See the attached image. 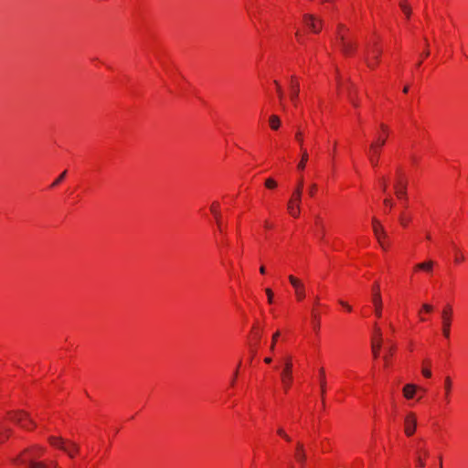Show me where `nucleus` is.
Returning a JSON list of instances; mask_svg holds the SVG:
<instances>
[{
	"mask_svg": "<svg viewBox=\"0 0 468 468\" xmlns=\"http://www.w3.org/2000/svg\"><path fill=\"white\" fill-rule=\"evenodd\" d=\"M433 261H428L426 262H422V263H419L415 266V268L417 270H421V271H432V267H433Z\"/></svg>",
	"mask_w": 468,
	"mask_h": 468,
	"instance_id": "21",
	"label": "nucleus"
},
{
	"mask_svg": "<svg viewBox=\"0 0 468 468\" xmlns=\"http://www.w3.org/2000/svg\"><path fill=\"white\" fill-rule=\"evenodd\" d=\"M387 232L386 230H384V234L380 235L379 238H376L381 248H385V239H387Z\"/></svg>",
	"mask_w": 468,
	"mask_h": 468,
	"instance_id": "28",
	"label": "nucleus"
},
{
	"mask_svg": "<svg viewBox=\"0 0 468 468\" xmlns=\"http://www.w3.org/2000/svg\"><path fill=\"white\" fill-rule=\"evenodd\" d=\"M409 218H406L405 216L403 214L400 215L399 217V221L401 223L402 226L406 227L408 222H409Z\"/></svg>",
	"mask_w": 468,
	"mask_h": 468,
	"instance_id": "38",
	"label": "nucleus"
},
{
	"mask_svg": "<svg viewBox=\"0 0 468 468\" xmlns=\"http://www.w3.org/2000/svg\"><path fill=\"white\" fill-rule=\"evenodd\" d=\"M383 345L382 331L376 324L374 325V335L371 338V350L373 356L377 358L379 356V351Z\"/></svg>",
	"mask_w": 468,
	"mask_h": 468,
	"instance_id": "6",
	"label": "nucleus"
},
{
	"mask_svg": "<svg viewBox=\"0 0 468 468\" xmlns=\"http://www.w3.org/2000/svg\"><path fill=\"white\" fill-rule=\"evenodd\" d=\"M303 179H300L298 185L292 194V198L289 200L287 205L288 212L293 218H298L300 215V204L302 201V190H303Z\"/></svg>",
	"mask_w": 468,
	"mask_h": 468,
	"instance_id": "2",
	"label": "nucleus"
},
{
	"mask_svg": "<svg viewBox=\"0 0 468 468\" xmlns=\"http://www.w3.org/2000/svg\"><path fill=\"white\" fill-rule=\"evenodd\" d=\"M292 286L294 288L295 296L298 301H303L305 298V286L302 282L301 280L294 277L293 275H289L288 277Z\"/></svg>",
	"mask_w": 468,
	"mask_h": 468,
	"instance_id": "9",
	"label": "nucleus"
},
{
	"mask_svg": "<svg viewBox=\"0 0 468 468\" xmlns=\"http://www.w3.org/2000/svg\"><path fill=\"white\" fill-rule=\"evenodd\" d=\"M408 90H409V88H408V87H405V88L403 89V92H405V93H407V92H408Z\"/></svg>",
	"mask_w": 468,
	"mask_h": 468,
	"instance_id": "52",
	"label": "nucleus"
},
{
	"mask_svg": "<svg viewBox=\"0 0 468 468\" xmlns=\"http://www.w3.org/2000/svg\"><path fill=\"white\" fill-rule=\"evenodd\" d=\"M426 238H427V239H431V235L427 234Z\"/></svg>",
	"mask_w": 468,
	"mask_h": 468,
	"instance_id": "55",
	"label": "nucleus"
},
{
	"mask_svg": "<svg viewBox=\"0 0 468 468\" xmlns=\"http://www.w3.org/2000/svg\"><path fill=\"white\" fill-rule=\"evenodd\" d=\"M341 28H344V26H343V25H340V26H339V29H341Z\"/></svg>",
	"mask_w": 468,
	"mask_h": 468,
	"instance_id": "58",
	"label": "nucleus"
},
{
	"mask_svg": "<svg viewBox=\"0 0 468 468\" xmlns=\"http://www.w3.org/2000/svg\"><path fill=\"white\" fill-rule=\"evenodd\" d=\"M294 457L296 461L301 464L302 468H303L307 459V455L304 445L300 441L296 443Z\"/></svg>",
	"mask_w": 468,
	"mask_h": 468,
	"instance_id": "14",
	"label": "nucleus"
},
{
	"mask_svg": "<svg viewBox=\"0 0 468 468\" xmlns=\"http://www.w3.org/2000/svg\"><path fill=\"white\" fill-rule=\"evenodd\" d=\"M452 313L453 311L450 304H447L441 312L442 335L446 338H449L450 336Z\"/></svg>",
	"mask_w": 468,
	"mask_h": 468,
	"instance_id": "5",
	"label": "nucleus"
},
{
	"mask_svg": "<svg viewBox=\"0 0 468 468\" xmlns=\"http://www.w3.org/2000/svg\"><path fill=\"white\" fill-rule=\"evenodd\" d=\"M388 344H389V346L386 347L387 355L384 356V357H383L386 366H388V356L393 355V352L395 349V346L390 341H388Z\"/></svg>",
	"mask_w": 468,
	"mask_h": 468,
	"instance_id": "23",
	"label": "nucleus"
},
{
	"mask_svg": "<svg viewBox=\"0 0 468 468\" xmlns=\"http://www.w3.org/2000/svg\"><path fill=\"white\" fill-rule=\"evenodd\" d=\"M292 468H293V467H292Z\"/></svg>",
	"mask_w": 468,
	"mask_h": 468,
	"instance_id": "60",
	"label": "nucleus"
},
{
	"mask_svg": "<svg viewBox=\"0 0 468 468\" xmlns=\"http://www.w3.org/2000/svg\"><path fill=\"white\" fill-rule=\"evenodd\" d=\"M386 139H379L378 143H373L369 150V161L373 166H377L381 147L385 144Z\"/></svg>",
	"mask_w": 468,
	"mask_h": 468,
	"instance_id": "8",
	"label": "nucleus"
},
{
	"mask_svg": "<svg viewBox=\"0 0 468 468\" xmlns=\"http://www.w3.org/2000/svg\"><path fill=\"white\" fill-rule=\"evenodd\" d=\"M366 62L367 64V66L369 68H374L375 67V63H373L372 61H370L368 58H366Z\"/></svg>",
	"mask_w": 468,
	"mask_h": 468,
	"instance_id": "47",
	"label": "nucleus"
},
{
	"mask_svg": "<svg viewBox=\"0 0 468 468\" xmlns=\"http://www.w3.org/2000/svg\"><path fill=\"white\" fill-rule=\"evenodd\" d=\"M237 374H238V372L236 371V372H235V376H232V378H236V376H237Z\"/></svg>",
	"mask_w": 468,
	"mask_h": 468,
	"instance_id": "57",
	"label": "nucleus"
},
{
	"mask_svg": "<svg viewBox=\"0 0 468 468\" xmlns=\"http://www.w3.org/2000/svg\"><path fill=\"white\" fill-rule=\"evenodd\" d=\"M44 449L38 445L27 448L19 456L13 460L14 463L27 464L28 468H59L55 461L49 463L37 461L43 454Z\"/></svg>",
	"mask_w": 468,
	"mask_h": 468,
	"instance_id": "1",
	"label": "nucleus"
},
{
	"mask_svg": "<svg viewBox=\"0 0 468 468\" xmlns=\"http://www.w3.org/2000/svg\"><path fill=\"white\" fill-rule=\"evenodd\" d=\"M269 123L272 130H278L281 125V120L279 116L272 114L269 118Z\"/></svg>",
	"mask_w": 468,
	"mask_h": 468,
	"instance_id": "20",
	"label": "nucleus"
},
{
	"mask_svg": "<svg viewBox=\"0 0 468 468\" xmlns=\"http://www.w3.org/2000/svg\"><path fill=\"white\" fill-rule=\"evenodd\" d=\"M295 138L297 140V142L299 143V144L301 145V147L303 146V133L301 130H298L296 134H295Z\"/></svg>",
	"mask_w": 468,
	"mask_h": 468,
	"instance_id": "32",
	"label": "nucleus"
},
{
	"mask_svg": "<svg viewBox=\"0 0 468 468\" xmlns=\"http://www.w3.org/2000/svg\"><path fill=\"white\" fill-rule=\"evenodd\" d=\"M316 189H317L316 184H312L310 186L309 190H308V193H309L310 197H314V196Z\"/></svg>",
	"mask_w": 468,
	"mask_h": 468,
	"instance_id": "36",
	"label": "nucleus"
},
{
	"mask_svg": "<svg viewBox=\"0 0 468 468\" xmlns=\"http://www.w3.org/2000/svg\"><path fill=\"white\" fill-rule=\"evenodd\" d=\"M395 193L399 198H405L407 196V183L401 179H398L395 186Z\"/></svg>",
	"mask_w": 468,
	"mask_h": 468,
	"instance_id": "16",
	"label": "nucleus"
},
{
	"mask_svg": "<svg viewBox=\"0 0 468 468\" xmlns=\"http://www.w3.org/2000/svg\"><path fill=\"white\" fill-rule=\"evenodd\" d=\"M339 303L344 306L345 308H346L347 311H351L352 308L349 304H347L346 303H345L344 301H339Z\"/></svg>",
	"mask_w": 468,
	"mask_h": 468,
	"instance_id": "44",
	"label": "nucleus"
},
{
	"mask_svg": "<svg viewBox=\"0 0 468 468\" xmlns=\"http://www.w3.org/2000/svg\"><path fill=\"white\" fill-rule=\"evenodd\" d=\"M381 188H382V191L385 192L387 190V181L385 178H383L381 180Z\"/></svg>",
	"mask_w": 468,
	"mask_h": 468,
	"instance_id": "45",
	"label": "nucleus"
},
{
	"mask_svg": "<svg viewBox=\"0 0 468 468\" xmlns=\"http://www.w3.org/2000/svg\"><path fill=\"white\" fill-rule=\"evenodd\" d=\"M11 433V430L0 424V443L4 442Z\"/></svg>",
	"mask_w": 468,
	"mask_h": 468,
	"instance_id": "22",
	"label": "nucleus"
},
{
	"mask_svg": "<svg viewBox=\"0 0 468 468\" xmlns=\"http://www.w3.org/2000/svg\"><path fill=\"white\" fill-rule=\"evenodd\" d=\"M463 257H460V258H459V257H456L455 261H456V262H459V261H463Z\"/></svg>",
	"mask_w": 468,
	"mask_h": 468,
	"instance_id": "50",
	"label": "nucleus"
},
{
	"mask_svg": "<svg viewBox=\"0 0 468 468\" xmlns=\"http://www.w3.org/2000/svg\"><path fill=\"white\" fill-rule=\"evenodd\" d=\"M338 38H339V41H340L341 51L345 55H349V54H351L355 50L356 43L347 41L346 39L345 36L340 34V33L338 34Z\"/></svg>",
	"mask_w": 468,
	"mask_h": 468,
	"instance_id": "13",
	"label": "nucleus"
},
{
	"mask_svg": "<svg viewBox=\"0 0 468 468\" xmlns=\"http://www.w3.org/2000/svg\"><path fill=\"white\" fill-rule=\"evenodd\" d=\"M372 227L376 238H379L380 235L384 234L385 229L377 218H372Z\"/></svg>",
	"mask_w": 468,
	"mask_h": 468,
	"instance_id": "18",
	"label": "nucleus"
},
{
	"mask_svg": "<svg viewBox=\"0 0 468 468\" xmlns=\"http://www.w3.org/2000/svg\"><path fill=\"white\" fill-rule=\"evenodd\" d=\"M417 387L413 384H407L403 388V395L406 399H412L415 392H416Z\"/></svg>",
	"mask_w": 468,
	"mask_h": 468,
	"instance_id": "19",
	"label": "nucleus"
},
{
	"mask_svg": "<svg viewBox=\"0 0 468 468\" xmlns=\"http://www.w3.org/2000/svg\"><path fill=\"white\" fill-rule=\"evenodd\" d=\"M264 361H265V363L270 364L271 362V357H266L264 359Z\"/></svg>",
	"mask_w": 468,
	"mask_h": 468,
	"instance_id": "49",
	"label": "nucleus"
},
{
	"mask_svg": "<svg viewBox=\"0 0 468 468\" xmlns=\"http://www.w3.org/2000/svg\"><path fill=\"white\" fill-rule=\"evenodd\" d=\"M303 19L305 24L311 28V30L314 33L320 32L323 24V21L321 19H317L313 15H304Z\"/></svg>",
	"mask_w": 468,
	"mask_h": 468,
	"instance_id": "12",
	"label": "nucleus"
},
{
	"mask_svg": "<svg viewBox=\"0 0 468 468\" xmlns=\"http://www.w3.org/2000/svg\"><path fill=\"white\" fill-rule=\"evenodd\" d=\"M444 388H445V397L447 398L451 388H452V380L450 377H446L444 380Z\"/></svg>",
	"mask_w": 468,
	"mask_h": 468,
	"instance_id": "26",
	"label": "nucleus"
},
{
	"mask_svg": "<svg viewBox=\"0 0 468 468\" xmlns=\"http://www.w3.org/2000/svg\"><path fill=\"white\" fill-rule=\"evenodd\" d=\"M66 174H67V171H64L54 182L53 184L51 185V186H58V184H60L62 182V180L65 178L66 176Z\"/></svg>",
	"mask_w": 468,
	"mask_h": 468,
	"instance_id": "30",
	"label": "nucleus"
},
{
	"mask_svg": "<svg viewBox=\"0 0 468 468\" xmlns=\"http://www.w3.org/2000/svg\"><path fill=\"white\" fill-rule=\"evenodd\" d=\"M416 463H417V465L420 468L424 467L425 466V463L423 462L422 459H420V455H417L416 457Z\"/></svg>",
	"mask_w": 468,
	"mask_h": 468,
	"instance_id": "39",
	"label": "nucleus"
},
{
	"mask_svg": "<svg viewBox=\"0 0 468 468\" xmlns=\"http://www.w3.org/2000/svg\"><path fill=\"white\" fill-rule=\"evenodd\" d=\"M279 335H280V332H279V331H277L276 333H274V334H273V335H272V341H271V351H273V350H274L275 343H276V341H277V339H278Z\"/></svg>",
	"mask_w": 468,
	"mask_h": 468,
	"instance_id": "33",
	"label": "nucleus"
},
{
	"mask_svg": "<svg viewBox=\"0 0 468 468\" xmlns=\"http://www.w3.org/2000/svg\"><path fill=\"white\" fill-rule=\"evenodd\" d=\"M307 160H308V154H307L306 150H303L302 159L297 165L299 170L304 169Z\"/></svg>",
	"mask_w": 468,
	"mask_h": 468,
	"instance_id": "24",
	"label": "nucleus"
},
{
	"mask_svg": "<svg viewBox=\"0 0 468 468\" xmlns=\"http://www.w3.org/2000/svg\"><path fill=\"white\" fill-rule=\"evenodd\" d=\"M278 433H279V435L283 437L286 441H289L291 440L290 437L284 432V431L282 429H279Z\"/></svg>",
	"mask_w": 468,
	"mask_h": 468,
	"instance_id": "40",
	"label": "nucleus"
},
{
	"mask_svg": "<svg viewBox=\"0 0 468 468\" xmlns=\"http://www.w3.org/2000/svg\"><path fill=\"white\" fill-rule=\"evenodd\" d=\"M417 429V418L414 413L410 412L404 420V431L409 437L412 436Z\"/></svg>",
	"mask_w": 468,
	"mask_h": 468,
	"instance_id": "10",
	"label": "nucleus"
},
{
	"mask_svg": "<svg viewBox=\"0 0 468 468\" xmlns=\"http://www.w3.org/2000/svg\"><path fill=\"white\" fill-rule=\"evenodd\" d=\"M429 54H430V52H429V51L424 52L425 57H428V56H429Z\"/></svg>",
	"mask_w": 468,
	"mask_h": 468,
	"instance_id": "53",
	"label": "nucleus"
},
{
	"mask_svg": "<svg viewBox=\"0 0 468 468\" xmlns=\"http://www.w3.org/2000/svg\"><path fill=\"white\" fill-rule=\"evenodd\" d=\"M48 441L52 446L62 450L71 458H73L74 454L79 451V446L76 443L69 441V445H67L66 441L59 437L51 436L48 438Z\"/></svg>",
	"mask_w": 468,
	"mask_h": 468,
	"instance_id": "4",
	"label": "nucleus"
},
{
	"mask_svg": "<svg viewBox=\"0 0 468 468\" xmlns=\"http://www.w3.org/2000/svg\"><path fill=\"white\" fill-rule=\"evenodd\" d=\"M320 376H321V393L322 396H324L325 392V381H324V368H321L319 370Z\"/></svg>",
	"mask_w": 468,
	"mask_h": 468,
	"instance_id": "27",
	"label": "nucleus"
},
{
	"mask_svg": "<svg viewBox=\"0 0 468 468\" xmlns=\"http://www.w3.org/2000/svg\"><path fill=\"white\" fill-rule=\"evenodd\" d=\"M265 227L266 228H271L270 224H268L267 222L265 223Z\"/></svg>",
	"mask_w": 468,
	"mask_h": 468,
	"instance_id": "54",
	"label": "nucleus"
},
{
	"mask_svg": "<svg viewBox=\"0 0 468 468\" xmlns=\"http://www.w3.org/2000/svg\"><path fill=\"white\" fill-rule=\"evenodd\" d=\"M265 292H266L267 297H268V302H269L270 303H272V300H273V292H272V291H271L270 288H267V289L265 290Z\"/></svg>",
	"mask_w": 468,
	"mask_h": 468,
	"instance_id": "35",
	"label": "nucleus"
},
{
	"mask_svg": "<svg viewBox=\"0 0 468 468\" xmlns=\"http://www.w3.org/2000/svg\"><path fill=\"white\" fill-rule=\"evenodd\" d=\"M388 246V243L385 242V248H382L383 250H386Z\"/></svg>",
	"mask_w": 468,
	"mask_h": 468,
	"instance_id": "56",
	"label": "nucleus"
},
{
	"mask_svg": "<svg viewBox=\"0 0 468 468\" xmlns=\"http://www.w3.org/2000/svg\"><path fill=\"white\" fill-rule=\"evenodd\" d=\"M381 129L385 132L388 130V128L385 124H381Z\"/></svg>",
	"mask_w": 468,
	"mask_h": 468,
	"instance_id": "51",
	"label": "nucleus"
},
{
	"mask_svg": "<svg viewBox=\"0 0 468 468\" xmlns=\"http://www.w3.org/2000/svg\"><path fill=\"white\" fill-rule=\"evenodd\" d=\"M265 186H266L268 188H274V187H276L277 183H276L272 178H268V179H266V181H265Z\"/></svg>",
	"mask_w": 468,
	"mask_h": 468,
	"instance_id": "31",
	"label": "nucleus"
},
{
	"mask_svg": "<svg viewBox=\"0 0 468 468\" xmlns=\"http://www.w3.org/2000/svg\"><path fill=\"white\" fill-rule=\"evenodd\" d=\"M349 99H350V101L351 103L355 106V107H357L358 106V102L356 101V99H355L351 93L349 94Z\"/></svg>",
	"mask_w": 468,
	"mask_h": 468,
	"instance_id": "43",
	"label": "nucleus"
},
{
	"mask_svg": "<svg viewBox=\"0 0 468 468\" xmlns=\"http://www.w3.org/2000/svg\"><path fill=\"white\" fill-rule=\"evenodd\" d=\"M384 204L388 207H393V201L391 198H385L384 199Z\"/></svg>",
	"mask_w": 468,
	"mask_h": 468,
	"instance_id": "41",
	"label": "nucleus"
},
{
	"mask_svg": "<svg viewBox=\"0 0 468 468\" xmlns=\"http://www.w3.org/2000/svg\"><path fill=\"white\" fill-rule=\"evenodd\" d=\"M260 272H261V274H264V273H265V268H264L263 266H261V267L260 268Z\"/></svg>",
	"mask_w": 468,
	"mask_h": 468,
	"instance_id": "48",
	"label": "nucleus"
},
{
	"mask_svg": "<svg viewBox=\"0 0 468 468\" xmlns=\"http://www.w3.org/2000/svg\"><path fill=\"white\" fill-rule=\"evenodd\" d=\"M422 374H423V376H424V377H426V378H431V370H430V369H428V368H423V369H422Z\"/></svg>",
	"mask_w": 468,
	"mask_h": 468,
	"instance_id": "42",
	"label": "nucleus"
},
{
	"mask_svg": "<svg viewBox=\"0 0 468 468\" xmlns=\"http://www.w3.org/2000/svg\"><path fill=\"white\" fill-rule=\"evenodd\" d=\"M368 52L371 53L372 59H374V60H376V62H378L379 55L381 54V50L376 45H374L373 48L370 50H368Z\"/></svg>",
	"mask_w": 468,
	"mask_h": 468,
	"instance_id": "25",
	"label": "nucleus"
},
{
	"mask_svg": "<svg viewBox=\"0 0 468 468\" xmlns=\"http://www.w3.org/2000/svg\"><path fill=\"white\" fill-rule=\"evenodd\" d=\"M281 378L285 389H287L292 380V363L290 357L285 360L284 367L281 374Z\"/></svg>",
	"mask_w": 468,
	"mask_h": 468,
	"instance_id": "7",
	"label": "nucleus"
},
{
	"mask_svg": "<svg viewBox=\"0 0 468 468\" xmlns=\"http://www.w3.org/2000/svg\"><path fill=\"white\" fill-rule=\"evenodd\" d=\"M373 303L375 305V314L378 317L381 316V309H382V299L379 292V285L378 283H375L373 286Z\"/></svg>",
	"mask_w": 468,
	"mask_h": 468,
	"instance_id": "11",
	"label": "nucleus"
},
{
	"mask_svg": "<svg viewBox=\"0 0 468 468\" xmlns=\"http://www.w3.org/2000/svg\"><path fill=\"white\" fill-rule=\"evenodd\" d=\"M300 92V85L297 80L292 76L290 83V98L294 106L297 105V99Z\"/></svg>",
	"mask_w": 468,
	"mask_h": 468,
	"instance_id": "15",
	"label": "nucleus"
},
{
	"mask_svg": "<svg viewBox=\"0 0 468 468\" xmlns=\"http://www.w3.org/2000/svg\"><path fill=\"white\" fill-rule=\"evenodd\" d=\"M441 466V463L440 464Z\"/></svg>",
	"mask_w": 468,
	"mask_h": 468,
	"instance_id": "59",
	"label": "nucleus"
},
{
	"mask_svg": "<svg viewBox=\"0 0 468 468\" xmlns=\"http://www.w3.org/2000/svg\"><path fill=\"white\" fill-rule=\"evenodd\" d=\"M399 6L401 8V10L403 9V6H410L407 3V0H401L400 3H399Z\"/></svg>",
	"mask_w": 468,
	"mask_h": 468,
	"instance_id": "46",
	"label": "nucleus"
},
{
	"mask_svg": "<svg viewBox=\"0 0 468 468\" xmlns=\"http://www.w3.org/2000/svg\"><path fill=\"white\" fill-rule=\"evenodd\" d=\"M211 212L213 213L216 220H217V224H218V228L219 229L220 232H223L224 231V228H223V225H222V222L220 221V213L218 211V203L217 202H214L212 205H211Z\"/></svg>",
	"mask_w": 468,
	"mask_h": 468,
	"instance_id": "17",
	"label": "nucleus"
},
{
	"mask_svg": "<svg viewBox=\"0 0 468 468\" xmlns=\"http://www.w3.org/2000/svg\"><path fill=\"white\" fill-rule=\"evenodd\" d=\"M8 418L11 421L19 425L24 429L29 430L28 425L30 424L33 428L36 427V423L29 417L28 413L23 410L9 411L7 413Z\"/></svg>",
	"mask_w": 468,
	"mask_h": 468,
	"instance_id": "3",
	"label": "nucleus"
},
{
	"mask_svg": "<svg viewBox=\"0 0 468 468\" xmlns=\"http://www.w3.org/2000/svg\"><path fill=\"white\" fill-rule=\"evenodd\" d=\"M422 310L426 313H431L433 311V306L429 303L422 304Z\"/></svg>",
	"mask_w": 468,
	"mask_h": 468,
	"instance_id": "37",
	"label": "nucleus"
},
{
	"mask_svg": "<svg viewBox=\"0 0 468 468\" xmlns=\"http://www.w3.org/2000/svg\"><path fill=\"white\" fill-rule=\"evenodd\" d=\"M402 11H403L406 18L409 19L411 16V7L410 6H403Z\"/></svg>",
	"mask_w": 468,
	"mask_h": 468,
	"instance_id": "34",
	"label": "nucleus"
},
{
	"mask_svg": "<svg viewBox=\"0 0 468 468\" xmlns=\"http://www.w3.org/2000/svg\"><path fill=\"white\" fill-rule=\"evenodd\" d=\"M274 84L276 85V90H277V93H278V97H279L280 101H282V99H283V91L282 90V87L280 86V84L276 80L274 81Z\"/></svg>",
	"mask_w": 468,
	"mask_h": 468,
	"instance_id": "29",
	"label": "nucleus"
}]
</instances>
